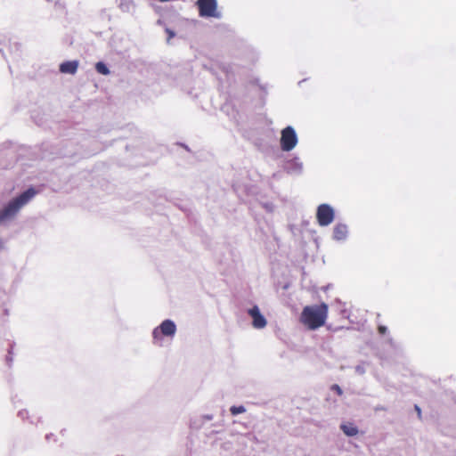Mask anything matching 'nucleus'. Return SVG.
<instances>
[{"instance_id": "nucleus-1", "label": "nucleus", "mask_w": 456, "mask_h": 456, "mask_svg": "<svg viewBox=\"0 0 456 456\" xmlns=\"http://www.w3.org/2000/svg\"><path fill=\"white\" fill-rule=\"evenodd\" d=\"M36 193L37 191L34 188H28L19 196L10 200L8 204L0 210V250L4 248L9 239L11 220L23 206L32 200Z\"/></svg>"}, {"instance_id": "nucleus-2", "label": "nucleus", "mask_w": 456, "mask_h": 456, "mask_svg": "<svg viewBox=\"0 0 456 456\" xmlns=\"http://www.w3.org/2000/svg\"><path fill=\"white\" fill-rule=\"evenodd\" d=\"M328 305L325 303L304 307L300 321L310 330L322 327L327 319Z\"/></svg>"}, {"instance_id": "nucleus-3", "label": "nucleus", "mask_w": 456, "mask_h": 456, "mask_svg": "<svg viewBox=\"0 0 456 456\" xmlns=\"http://www.w3.org/2000/svg\"><path fill=\"white\" fill-rule=\"evenodd\" d=\"M298 138L296 130L291 126H288L281 132L280 144L283 151H292L297 144Z\"/></svg>"}, {"instance_id": "nucleus-4", "label": "nucleus", "mask_w": 456, "mask_h": 456, "mask_svg": "<svg viewBox=\"0 0 456 456\" xmlns=\"http://www.w3.org/2000/svg\"><path fill=\"white\" fill-rule=\"evenodd\" d=\"M176 333L175 323L169 319L163 321L159 326L152 331V338L155 344L161 340L162 337L173 338Z\"/></svg>"}, {"instance_id": "nucleus-5", "label": "nucleus", "mask_w": 456, "mask_h": 456, "mask_svg": "<svg viewBox=\"0 0 456 456\" xmlns=\"http://www.w3.org/2000/svg\"><path fill=\"white\" fill-rule=\"evenodd\" d=\"M335 219L334 208L327 203H322L317 207L316 220L320 226L326 227Z\"/></svg>"}, {"instance_id": "nucleus-6", "label": "nucleus", "mask_w": 456, "mask_h": 456, "mask_svg": "<svg viewBox=\"0 0 456 456\" xmlns=\"http://www.w3.org/2000/svg\"><path fill=\"white\" fill-rule=\"evenodd\" d=\"M196 5L200 17L221 18V13L217 12L216 0H198Z\"/></svg>"}, {"instance_id": "nucleus-7", "label": "nucleus", "mask_w": 456, "mask_h": 456, "mask_svg": "<svg viewBox=\"0 0 456 456\" xmlns=\"http://www.w3.org/2000/svg\"><path fill=\"white\" fill-rule=\"evenodd\" d=\"M248 315L252 318V326L255 329L260 330L264 329L266 324L265 317L261 314L259 307L257 305H254L253 307L248 310Z\"/></svg>"}, {"instance_id": "nucleus-8", "label": "nucleus", "mask_w": 456, "mask_h": 456, "mask_svg": "<svg viewBox=\"0 0 456 456\" xmlns=\"http://www.w3.org/2000/svg\"><path fill=\"white\" fill-rule=\"evenodd\" d=\"M304 165L298 157L288 159L284 165V169L288 174L300 175L303 173Z\"/></svg>"}, {"instance_id": "nucleus-9", "label": "nucleus", "mask_w": 456, "mask_h": 456, "mask_svg": "<svg viewBox=\"0 0 456 456\" xmlns=\"http://www.w3.org/2000/svg\"><path fill=\"white\" fill-rule=\"evenodd\" d=\"M348 237V226L343 223H338L333 228L332 239L337 241H345Z\"/></svg>"}, {"instance_id": "nucleus-10", "label": "nucleus", "mask_w": 456, "mask_h": 456, "mask_svg": "<svg viewBox=\"0 0 456 456\" xmlns=\"http://www.w3.org/2000/svg\"><path fill=\"white\" fill-rule=\"evenodd\" d=\"M78 61H67L60 65V71L63 74L74 75L78 68Z\"/></svg>"}, {"instance_id": "nucleus-11", "label": "nucleus", "mask_w": 456, "mask_h": 456, "mask_svg": "<svg viewBox=\"0 0 456 456\" xmlns=\"http://www.w3.org/2000/svg\"><path fill=\"white\" fill-rule=\"evenodd\" d=\"M340 428L347 436H354L359 432L358 428L351 422L341 424Z\"/></svg>"}, {"instance_id": "nucleus-12", "label": "nucleus", "mask_w": 456, "mask_h": 456, "mask_svg": "<svg viewBox=\"0 0 456 456\" xmlns=\"http://www.w3.org/2000/svg\"><path fill=\"white\" fill-rule=\"evenodd\" d=\"M95 69L99 74L105 75V76L109 75L110 73L107 65L102 61H98L95 64Z\"/></svg>"}, {"instance_id": "nucleus-13", "label": "nucleus", "mask_w": 456, "mask_h": 456, "mask_svg": "<svg viewBox=\"0 0 456 456\" xmlns=\"http://www.w3.org/2000/svg\"><path fill=\"white\" fill-rule=\"evenodd\" d=\"M232 415L236 416L246 411V408L243 405H233L230 408Z\"/></svg>"}, {"instance_id": "nucleus-14", "label": "nucleus", "mask_w": 456, "mask_h": 456, "mask_svg": "<svg viewBox=\"0 0 456 456\" xmlns=\"http://www.w3.org/2000/svg\"><path fill=\"white\" fill-rule=\"evenodd\" d=\"M18 416L21 419H29V413L27 410H21L18 412Z\"/></svg>"}, {"instance_id": "nucleus-15", "label": "nucleus", "mask_w": 456, "mask_h": 456, "mask_svg": "<svg viewBox=\"0 0 456 456\" xmlns=\"http://www.w3.org/2000/svg\"><path fill=\"white\" fill-rule=\"evenodd\" d=\"M355 372L359 375H363L366 371L365 370V367L363 364H359V365H356L355 368Z\"/></svg>"}, {"instance_id": "nucleus-16", "label": "nucleus", "mask_w": 456, "mask_h": 456, "mask_svg": "<svg viewBox=\"0 0 456 456\" xmlns=\"http://www.w3.org/2000/svg\"><path fill=\"white\" fill-rule=\"evenodd\" d=\"M6 298H7V295H6L5 291L0 290V305L1 306L4 305V301Z\"/></svg>"}, {"instance_id": "nucleus-17", "label": "nucleus", "mask_w": 456, "mask_h": 456, "mask_svg": "<svg viewBox=\"0 0 456 456\" xmlns=\"http://www.w3.org/2000/svg\"><path fill=\"white\" fill-rule=\"evenodd\" d=\"M331 390L335 391L338 395H341L343 394L341 387L337 384L332 385Z\"/></svg>"}, {"instance_id": "nucleus-18", "label": "nucleus", "mask_w": 456, "mask_h": 456, "mask_svg": "<svg viewBox=\"0 0 456 456\" xmlns=\"http://www.w3.org/2000/svg\"><path fill=\"white\" fill-rule=\"evenodd\" d=\"M387 331V328L386 326L380 325L379 327V332L380 334H386Z\"/></svg>"}, {"instance_id": "nucleus-19", "label": "nucleus", "mask_w": 456, "mask_h": 456, "mask_svg": "<svg viewBox=\"0 0 456 456\" xmlns=\"http://www.w3.org/2000/svg\"><path fill=\"white\" fill-rule=\"evenodd\" d=\"M166 31L168 33L169 35V38L171 37H175V33L174 31L170 30L169 28H167Z\"/></svg>"}, {"instance_id": "nucleus-20", "label": "nucleus", "mask_w": 456, "mask_h": 456, "mask_svg": "<svg viewBox=\"0 0 456 456\" xmlns=\"http://www.w3.org/2000/svg\"><path fill=\"white\" fill-rule=\"evenodd\" d=\"M415 410L418 412L419 417H421V410L418 405H415Z\"/></svg>"}, {"instance_id": "nucleus-21", "label": "nucleus", "mask_w": 456, "mask_h": 456, "mask_svg": "<svg viewBox=\"0 0 456 456\" xmlns=\"http://www.w3.org/2000/svg\"><path fill=\"white\" fill-rule=\"evenodd\" d=\"M383 410H385V408L382 406L376 407V411H383Z\"/></svg>"}, {"instance_id": "nucleus-22", "label": "nucleus", "mask_w": 456, "mask_h": 456, "mask_svg": "<svg viewBox=\"0 0 456 456\" xmlns=\"http://www.w3.org/2000/svg\"><path fill=\"white\" fill-rule=\"evenodd\" d=\"M265 208H266V209H268L269 211H271V210H272V208H271L269 205H265Z\"/></svg>"}, {"instance_id": "nucleus-23", "label": "nucleus", "mask_w": 456, "mask_h": 456, "mask_svg": "<svg viewBox=\"0 0 456 456\" xmlns=\"http://www.w3.org/2000/svg\"><path fill=\"white\" fill-rule=\"evenodd\" d=\"M4 313L5 314H8V310H7V308H4Z\"/></svg>"}]
</instances>
